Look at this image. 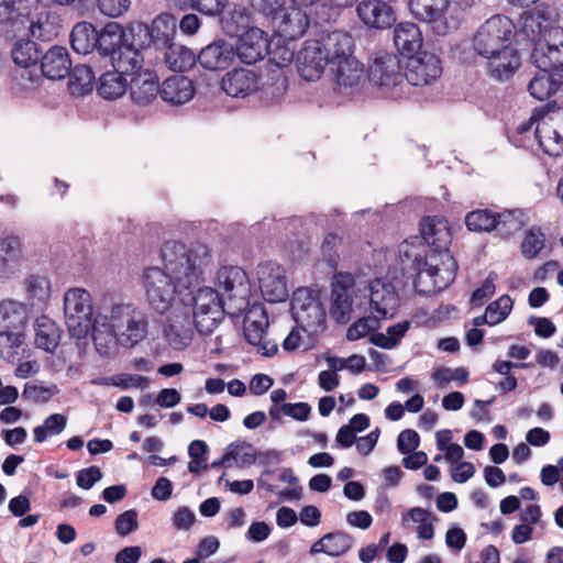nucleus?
I'll use <instances>...</instances> for the list:
<instances>
[{
    "label": "nucleus",
    "instance_id": "obj_1",
    "mask_svg": "<svg viewBox=\"0 0 563 563\" xmlns=\"http://www.w3.org/2000/svg\"><path fill=\"white\" fill-rule=\"evenodd\" d=\"M420 233L433 254L427 255L409 243H401L399 257L402 271L415 274L417 292L430 295L445 289L455 278L457 265L448 253L451 232L446 220L426 217L420 222Z\"/></svg>",
    "mask_w": 563,
    "mask_h": 563
},
{
    "label": "nucleus",
    "instance_id": "obj_2",
    "mask_svg": "<svg viewBox=\"0 0 563 563\" xmlns=\"http://www.w3.org/2000/svg\"><path fill=\"white\" fill-rule=\"evenodd\" d=\"M164 269L178 280L184 289L199 284L212 260L209 247L202 243L186 246L183 243L167 241L161 249Z\"/></svg>",
    "mask_w": 563,
    "mask_h": 563
},
{
    "label": "nucleus",
    "instance_id": "obj_3",
    "mask_svg": "<svg viewBox=\"0 0 563 563\" xmlns=\"http://www.w3.org/2000/svg\"><path fill=\"white\" fill-rule=\"evenodd\" d=\"M291 314L297 325L309 338L325 330V309L320 290L303 287L294 291L291 297Z\"/></svg>",
    "mask_w": 563,
    "mask_h": 563
},
{
    "label": "nucleus",
    "instance_id": "obj_4",
    "mask_svg": "<svg viewBox=\"0 0 563 563\" xmlns=\"http://www.w3.org/2000/svg\"><path fill=\"white\" fill-rule=\"evenodd\" d=\"M515 24L505 15L496 14L486 20L473 38V47L482 57L492 56L511 45Z\"/></svg>",
    "mask_w": 563,
    "mask_h": 563
},
{
    "label": "nucleus",
    "instance_id": "obj_5",
    "mask_svg": "<svg viewBox=\"0 0 563 563\" xmlns=\"http://www.w3.org/2000/svg\"><path fill=\"white\" fill-rule=\"evenodd\" d=\"M143 283L148 303L159 313L167 312L184 289L173 275L157 266L144 271Z\"/></svg>",
    "mask_w": 563,
    "mask_h": 563
},
{
    "label": "nucleus",
    "instance_id": "obj_6",
    "mask_svg": "<svg viewBox=\"0 0 563 563\" xmlns=\"http://www.w3.org/2000/svg\"><path fill=\"white\" fill-rule=\"evenodd\" d=\"M64 314L71 336L84 339L93 322L90 294L84 288H71L64 296Z\"/></svg>",
    "mask_w": 563,
    "mask_h": 563
},
{
    "label": "nucleus",
    "instance_id": "obj_7",
    "mask_svg": "<svg viewBox=\"0 0 563 563\" xmlns=\"http://www.w3.org/2000/svg\"><path fill=\"white\" fill-rule=\"evenodd\" d=\"M192 317L197 331L211 334L224 318V303L218 291L210 287L199 288L192 298Z\"/></svg>",
    "mask_w": 563,
    "mask_h": 563
},
{
    "label": "nucleus",
    "instance_id": "obj_8",
    "mask_svg": "<svg viewBox=\"0 0 563 563\" xmlns=\"http://www.w3.org/2000/svg\"><path fill=\"white\" fill-rule=\"evenodd\" d=\"M368 79L377 86L384 93L396 97L393 91L402 87L405 81V71L400 58L388 52H378L368 69Z\"/></svg>",
    "mask_w": 563,
    "mask_h": 563
},
{
    "label": "nucleus",
    "instance_id": "obj_9",
    "mask_svg": "<svg viewBox=\"0 0 563 563\" xmlns=\"http://www.w3.org/2000/svg\"><path fill=\"white\" fill-rule=\"evenodd\" d=\"M261 13L272 26L274 34L284 43L300 38L309 26L308 15L300 9L286 11L284 1L277 2L272 12Z\"/></svg>",
    "mask_w": 563,
    "mask_h": 563
},
{
    "label": "nucleus",
    "instance_id": "obj_10",
    "mask_svg": "<svg viewBox=\"0 0 563 563\" xmlns=\"http://www.w3.org/2000/svg\"><path fill=\"white\" fill-rule=\"evenodd\" d=\"M408 7L417 20L429 24L438 35L457 27V21L449 16L450 0H409Z\"/></svg>",
    "mask_w": 563,
    "mask_h": 563
},
{
    "label": "nucleus",
    "instance_id": "obj_11",
    "mask_svg": "<svg viewBox=\"0 0 563 563\" xmlns=\"http://www.w3.org/2000/svg\"><path fill=\"white\" fill-rule=\"evenodd\" d=\"M260 289L268 302H283L288 298V287L285 268L273 262L260 263L256 268Z\"/></svg>",
    "mask_w": 563,
    "mask_h": 563
},
{
    "label": "nucleus",
    "instance_id": "obj_12",
    "mask_svg": "<svg viewBox=\"0 0 563 563\" xmlns=\"http://www.w3.org/2000/svg\"><path fill=\"white\" fill-rule=\"evenodd\" d=\"M441 74L440 58L430 52H419L406 63L405 81L416 87L428 86L440 78Z\"/></svg>",
    "mask_w": 563,
    "mask_h": 563
},
{
    "label": "nucleus",
    "instance_id": "obj_13",
    "mask_svg": "<svg viewBox=\"0 0 563 563\" xmlns=\"http://www.w3.org/2000/svg\"><path fill=\"white\" fill-rule=\"evenodd\" d=\"M369 310L378 319L393 318L399 307V296L394 284L383 278L369 283Z\"/></svg>",
    "mask_w": 563,
    "mask_h": 563
},
{
    "label": "nucleus",
    "instance_id": "obj_14",
    "mask_svg": "<svg viewBox=\"0 0 563 563\" xmlns=\"http://www.w3.org/2000/svg\"><path fill=\"white\" fill-rule=\"evenodd\" d=\"M243 323L245 340L257 346L258 353L264 356H273L277 353V344L266 340L268 318L263 309H251L244 316Z\"/></svg>",
    "mask_w": 563,
    "mask_h": 563
},
{
    "label": "nucleus",
    "instance_id": "obj_15",
    "mask_svg": "<svg viewBox=\"0 0 563 563\" xmlns=\"http://www.w3.org/2000/svg\"><path fill=\"white\" fill-rule=\"evenodd\" d=\"M177 34V19L174 14L163 12L145 26V49L162 53L175 43Z\"/></svg>",
    "mask_w": 563,
    "mask_h": 563
},
{
    "label": "nucleus",
    "instance_id": "obj_16",
    "mask_svg": "<svg viewBox=\"0 0 563 563\" xmlns=\"http://www.w3.org/2000/svg\"><path fill=\"white\" fill-rule=\"evenodd\" d=\"M327 56L319 40H307L296 58L299 76L307 81L319 79L325 66H329Z\"/></svg>",
    "mask_w": 563,
    "mask_h": 563
},
{
    "label": "nucleus",
    "instance_id": "obj_17",
    "mask_svg": "<svg viewBox=\"0 0 563 563\" xmlns=\"http://www.w3.org/2000/svg\"><path fill=\"white\" fill-rule=\"evenodd\" d=\"M356 13L364 25L375 30L389 29L397 20L394 8L385 0H362Z\"/></svg>",
    "mask_w": 563,
    "mask_h": 563
},
{
    "label": "nucleus",
    "instance_id": "obj_18",
    "mask_svg": "<svg viewBox=\"0 0 563 563\" xmlns=\"http://www.w3.org/2000/svg\"><path fill=\"white\" fill-rule=\"evenodd\" d=\"M269 44L264 31L251 27L239 36L234 55L236 54L242 63L252 65L268 55Z\"/></svg>",
    "mask_w": 563,
    "mask_h": 563
},
{
    "label": "nucleus",
    "instance_id": "obj_19",
    "mask_svg": "<svg viewBox=\"0 0 563 563\" xmlns=\"http://www.w3.org/2000/svg\"><path fill=\"white\" fill-rule=\"evenodd\" d=\"M124 42L122 27L115 23L107 24L101 31H98V41L91 58L107 68L109 62Z\"/></svg>",
    "mask_w": 563,
    "mask_h": 563
},
{
    "label": "nucleus",
    "instance_id": "obj_20",
    "mask_svg": "<svg viewBox=\"0 0 563 563\" xmlns=\"http://www.w3.org/2000/svg\"><path fill=\"white\" fill-rule=\"evenodd\" d=\"M42 74L52 80H60L71 71V59L66 47L53 45L41 55Z\"/></svg>",
    "mask_w": 563,
    "mask_h": 563
},
{
    "label": "nucleus",
    "instance_id": "obj_21",
    "mask_svg": "<svg viewBox=\"0 0 563 563\" xmlns=\"http://www.w3.org/2000/svg\"><path fill=\"white\" fill-rule=\"evenodd\" d=\"M234 57V47L225 40H217L205 46L197 56V62L208 70L228 68Z\"/></svg>",
    "mask_w": 563,
    "mask_h": 563
},
{
    "label": "nucleus",
    "instance_id": "obj_22",
    "mask_svg": "<svg viewBox=\"0 0 563 563\" xmlns=\"http://www.w3.org/2000/svg\"><path fill=\"white\" fill-rule=\"evenodd\" d=\"M221 88L233 98H245L258 89V77L255 71L236 68L225 74Z\"/></svg>",
    "mask_w": 563,
    "mask_h": 563
},
{
    "label": "nucleus",
    "instance_id": "obj_23",
    "mask_svg": "<svg viewBox=\"0 0 563 563\" xmlns=\"http://www.w3.org/2000/svg\"><path fill=\"white\" fill-rule=\"evenodd\" d=\"M195 92L192 80L184 75H173L166 78L159 89L163 101L172 106H180L190 101Z\"/></svg>",
    "mask_w": 563,
    "mask_h": 563
},
{
    "label": "nucleus",
    "instance_id": "obj_24",
    "mask_svg": "<svg viewBox=\"0 0 563 563\" xmlns=\"http://www.w3.org/2000/svg\"><path fill=\"white\" fill-rule=\"evenodd\" d=\"M219 286L230 296L245 301L250 295V283L246 272L240 266H222L217 274Z\"/></svg>",
    "mask_w": 563,
    "mask_h": 563
},
{
    "label": "nucleus",
    "instance_id": "obj_25",
    "mask_svg": "<svg viewBox=\"0 0 563 563\" xmlns=\"http://www.w3.org/2000/svg\"><path fill=\"white\" fill-rule=\"evenodd\" d=\"M343 276L335 277L332 284L330 316L338 323H346L352 312L353 299Z\"/></svg>",
    "mask_w": 563,
    "mask_h": 563
},
{
    "label": "nucleus",
    "instance_id": "obj_26",
    "mask_svg": "<svg viewBox=\"0 0 563 563\" xmlns=\"http://www.w3.org/2000/svg\"><path fill=\"white\" fill-rule=\"evenodd\" d=\"M164 336L175 350H183L190 344L192 339L191 321L185 311L173 313L164 329Z\"/></svg>",
    "mask_w": 563,
    "mask_h": 563
},
{
    "label": "nucleus",
    "instance_id": "obj_27",
    "mask_svg": "<svg viewBox=\"0 0 563 563\" xmlns=\"http://www.w3.org/2000/svg\"><path fill=\"white\" fill-rule=\"evenodd\" d=\"M322 51L328 55L329 66L334 65V60L341 62L343 58L353 54V37L342 31H333L319 40Z\"/></svg>",
    "mask_w": 563,
    "mask_h": 563
},
{
    "label": "nucleus",
    "instance_id": "obj_28",
    "mask_svg": "<svg viewBox=\"0 0 563 563\" xmlns=\"http://www.w3.org/2000/svg\"><path fill=\"white\" fill-rule=\"evenodd\" d=\"M91 338L97 352L101 356H110L120 343L119 334L109 325L108 317L98 314L90 328Z\"/></svg>",
    "mask_w": 563,
    "mask_h": 563
},
{
    "label": "nucleus",
    "instance_id": "obj_29",
    "mask_svg": "<svg viewBox=\"0 0 563 563\" xmlns=\"http://www.w3.org/2000/svg\"><path fill=\"white\" fill-rule=\"evenodd\" d=\"M486 58L489 60V74L497 80L509 79L520 66L519 55L511 45Z\"/></svg>",
    "mask_w": 563,
    "mask_h": 563
},
{
    "label": "nucleus",
    "instance_id": "obj_30",
    "mask_svg": "<svg viewBox=\"0 0 563 563\" xmlns=\"http://www.w3.org/2000/svg\"><path fill=\"white\" fill-rule=\"evenodd\" d=\"M143 62L144 56L141 51L124 42L109 62V66L124 76L133 77L142 69Z\"/></svg>",
    "mask_w": 563,
    "mask_h": 563
},
{
    "label": "nucleus",
    "instance_id": "obj_31",
    "mask_svg": "<svg viewBox=\"0 0 563 563\" xmlns=\"http://www.w3.org/2000/svg\"><path fill=\"white\" fill-rule=\"evenodd\" d=\"M563 85V70L558 73L539 70L528 86L530 95L540 101L547 100L554 95Z\"/></svg>",
    "mask_w": 563,
    "mask_h": 563
},
{
    "label": "nucleus",
    "instance_id": "obj_32",
    "mask_svg": "<svg viewBox=\"0 0 563 563\" xmlns=\"http://www.w3.org/2000/svg\"><path fill=\"white\" fill-rule=\"evenodd\" d=\"M69 40L75 53L80 55L91 54V57H93L98 41V30L90 22H78L74 25Z\"/></svg>",
    "mask_w": 563,
    "mask_h": 563
},
{
    "label": "nucleus",
    "instance_id": "obj_33",
    "mask_svg": "<svg viewBox=\"0 0 563 563\" xmlns=\"http://www.w3.org/2000/svg\"><path fill=\"white\" fill-rule=\"evenodd\" d=\"M422 33L415 23L402 22L394 30V43L401 54L417 53L422 46Z\"/></svg>",
    "mask_w": 563,
    "mask_h": 563
},
{
    "label": "nucleus",
    "instance_id": "obj_34",
    "mask_svg": "<svg viewBox=\"0 0 563 563\" xmlns=\"http://www.w3.org/2000/svg\"><path fill=\"white\" fill-rule=\"evenodd\" d=\"M222 30L229 36H240L250 30L251 16L249 10L243 5L229 7L220 13Z\"/></svg>",
    "mask_w": 563,
    "mask_h": 563
},
{
    "label": "nucleus",
    "instance_id": "obj_35",
    "mask_svg": "<svg viewBox=\"0 0 563 563\" xmlns=\"http://www.w3.org/2000/svg\"><path fill=\"white\" fill-rule=\"evenodd\" d=\"M329 67L335 82L344 87H353L358 84L364 73L363 64L353 54L341 62L334 60V65Z\"/></svg>",
    "mask_w": 563,
    "mask_h": 563
},
{
    "label": "nucleus",
    "instance_id": "obj_36",
    "mask_svg": "<svg viewBox=\"0 0 563 563\" xmlns=\"http://www.w3.org/2000/svg\"><path fill=\"white\" fill-rule=\"evenodd\" d=\"M35 344L37 347L53 352L59 344L60 329L58 324L47 316L36 318L34 322Z\"/></svg>",
    "mask_w": 563,
    "mask_h": 563
},
{
    "label": "nucleus",
    "instance_id": "obj_37",
    "mask_svg": "<svg viewBox=\"0 0 563 563\" xmlns=\"http://www.w3.org/2000/svg\"><path fill=\"white\" fill-rule=\"evenodd\" d=\"M131 97L137 104H147L159 93L161 86L152 74H136L131 77Z\"/></svg>",
    "mask_w": 563,
    "mask_h": 563
},
{
    "label": "nucleus",
    "instance_id": "obj_38",
    "mask_svg": "<svg viewBox=\"0 0 563 563\" xmlns=\"http://www.w3.org/2000/svg\"><path fill=\"white\" fill-rule=\"evenodd\" d=\"M161 54L167 67L174 71H186L197 62V56L190 48L176 42Z\"/></svg>",
    "mask_w": 563,
    "mask_h": 563
},
{
    "label": "nucleus",
    "instance_id": "obj_39",
    "mask_svg": "<svg viewBox=\"0 0 563 563\" xmlns=\"http://www.w3.org/2000/svg\"><path fill=\"white\" fill-rule=\"evenodd\" d=\"M22 258L20 240L8 235L0 242V272L8 276L15 272Z\"/></svg>",
    "mask_w": 563,
    "mask_h": 563
},
{
    "label": "nucleus",
    "instance_id": "obj_40",
    "mask_svg": "<svg viewBox=\"0 0 563 563\" xmlns=\"http://www.w3.org/2000/svg\"><path fill=\"white\" fill-rule=\"evenodd\" d=\"M42 52V46L33 40L19 38L13 44L11 56L16 65L29 68L41 59Z\"/></svg>",
    "mask_w": 563,
    "mask_h": 563
},
{
    "label": "nucleus",
    "instance_id": "obj_41",
    "mask_svg": "<svg viewBox=\"0 0 563 563\" xmlns=\"http://www.w3.org/2000/svg\"><path fill=\"white\" fill-rule=\"evenodd\" d=\"M133 321L125 323L124 329L119 332L120 343L125 347H132L141 342L147 333V318L141 310L134 312Z\"/></svg>",
    "mask_w": 563,
    "mask_h": 563
},
{
    "label": "nucleus",
    "instance_id": "obj_42",
    "mask_svg": "<svg viewBox=\"0 0 563 563\" xmlns=\"http://www.w3.org/2000/svg\"><path fill=\"white\" fill-rule=\"evenodd\" d=\"M126 87V76L112 69L100 75L97 90L102 98L111 100L121 97L125 92Z\"/></svg>",
    "mask_w": 563,
    "mask_h": 563
},
{
    "label": "nucleus",
    "instance_id": "obj_43",
    "mask_svg": "<svg viewBox=\"0 0 563 563\" xmlns=\"http://www.w3.org/2000/svg\"><path fill=\"white\" fill-rule=\"evenodd\" d=\"M27 299L33 307H44L51 298V284L42 275H29L24 280Z\"/></svg>",
    "mask_w": 563,
    "mask_h": 563
},
{
    "label": "nucleus",
    "instance_id": "obj_44",
    "mask_svg": "<svg viewBox=\"0 0 563 563\" xmlns=\"http://www.w3.org/2000/svg\"><path fill=\"white\" fill-rule=\"evenodd\" d=\"M554 54V49L549 48L543 42H534L531 62L539 70L558 73L560 69L563 70V58Z\"/></svg>",
    "mask_w": 563,
    "mask_h": 563
},
{
    "label": "nucleus",
    "instance_id": "obj_45",
    "mask_svg": "<svg viewBox=\"0 0 563 563\" xmlns=\"http://www.w3.org/2000/svg\"><path fill=\"white\" fill-rule=\"evenodd\" d=\"M104 68L102 65L90 57L89 64L75 66L71 71L70 82L82 93L92 90V85L97 73Z\"/></svg>",
    "mask_w": 563,
    "mask_h": 563
},
{
    "label": "nucleus",
    "instance_id": "obj_46",
    "mask_svg": "<svg viewBox=\"0 0 563 563\" xmlns=\"http://www.w3.org/2000/svg\"><path fill=\"white\" fill-rule=\"evenodd\" d=\"M525 225V213L519 209L506 210L496 214L495 230L505 239L519 232Z\"/></svg>",
    "mask_w": 563,
    "mask_h": 563
},
{
    "label": "nucleus",
    "instance_id": "obj_47",
    "mask_svg": "<svg viewBox=\"0 0 563 563\" xmlns=\"http://www.w3.org/2000/svg\"><path fill=\"white\" fill-rule=\"evenodd\" d=\"M26 306L15 300H3L0 302V323L5 328L16 329L26 320Z\"/></svg>",
    "mask_w": 563,
    "mask_h": 563
},
{
    "label": "nucleus",
    "instance_id": "obj_48",
    "mask_svg": "<svg viewBox=\"0 0 563 563\" xmlns=\"http://www.w3.org/2000/svg\"><path fill=\"white\" fill-rule=\"evenodd\" d=\"M258 90L263 99L269 102H278L287 90V78L282 71H272L266 80L258 85Z\"/></svg>",
    "mask_w": 563,
    "mask_h": 563
},
{
    "label": "nucleus",
    "instance_id": "obj_49",
    "mask_svg": "<svg viewBox=\"0 0 563 563\" xmlns=\"http://www.w3.org/2000/svg\"><path fill=\"white\" fill-rule=\"evenodd\" d=\"M496 214L488 209L471 211L465 217V224L470 231L489 232L496 229Z\"/></svg>",
    "mask_w": 563,
    "mask_h": 563
},
{
    "label": "nucleus",
    "instance_id": "obj_50",
    "mask_svg": "<svg viewBox=\"0 0 563 563\" xmlns=\"http://www.w3.org/2000/svg\"><path fill=\"white\" fill-rule=\"evenodd\" d=\"M67 426V417L62 413L49 415L42 426H37L33 430L34 441L36 443L44 442L48 434H59Z\"/></svg>",
    "mask_w": 563,
    "mask_h": 563
},
{
    "label": "nucleus",
    "instance_id": "obj_51",
    "mask_svg": "<svg viewBox=\"0 0 563 563\" xmlns=\"http://www.w3.org/2000/svg\"><path fill=\"white\" fill-rule=\"evenodd\" d=\"M514 301L508 295H503L495 301L490 302L486 307V312L488 314L489 325H496L509 316L512 310Z\"/></svg>",
    "mask_w": 563,
    "mask_h": 563
},
{
    "label": "nucleus",
    "instance_id": "obj_52",
    "mask_svg": "<svg viewBox=\"0 0 563 563\" xmlns=\"http://www.w3.org/2000/svg\"><path fill=\"white\" fill-rule=\"evenodd\" d=\"M544 234L539 228H532L527 233L521 243V253L525 258L532 260L537 257L544 247Z\"/></svg>",
    "mask_w": 563,
    "mask_h": 563
},
{
    "label": "nucleus",
    "instance_id": "obj_53",
    "mask_svg": "<svg viewBox=\"0 0 563 563\" xmlns=\"http://www.w3.org/2000/svg\"><path fill=\"white\" fill-rule=\"evenodd\" d=\"M328 555L339 556L346 553L353 545V538L345 532H331L324 536Z\"/></svg>",
    "mask_w": 563,
    "mask_h": 563
},
{
    "label": "nucleus",
    "instance_id": "obj_54",
    "mask_svg": "<svg viewBox=\"0 0 563 563\" xmlns=\"http://www.w3.org/2000/svg\"><path fill=\"white\" fill-rule=\"evenodd\" d=\"M382 319H378L373 314L372 317H363L356 320L354 323L350 325L346 332V339L349 341H356L372 331L378 329L380 327L379 321Z\"/></svg>",
    "mask_w": 563,
    "mask_h": 563
},
{
    "label": "nucleus",
    "instance_id": "obj_55",
    "mask_svg": "<svg viewBox=\"0 0 563 563\" xmlns=\"http://www.w3.org/2000/svg\"><path fill=\"white\" fill-rule=\"evenodd\" d=\"M137 309L132 305H115L112 307L109 325L119 334L125 323L133 321V314Z\"/></svg>",
    "mask_w": 563,
    "mask_h": 563
},
{
    "label": "nucleus",
    "instance_id": "obj_56",
    "mask_svg": "<svg viewBox=\"0 0 563 563\" xmlns=\"http://www.w3.org/2000/svg\"><path fill=\"white\" fill-rule=\"evenodd\" d=\"M536 42H543L549 48L554 49V55L563 58V27L550 26L540 31V36Z\"/></svg>",
    "mask_w": 563,
    "mask_h": 563
},
{
    "label": "nucleus",
    "instance_id": "obj_57",
    "mask_svg": "<svg viewBox=\"0 0 563 563\" xmlns=\"http://www.w3.org/2000/svg\"><path fill=\"white\" fill-rule=\"evenodd\" d=\"M56 386L46 387L33 382L24 385L22 397L34 402H46L55 394Z\"/></svg>",
    "mask_w": 563,
    "mask_h": 563
},
{
    "label": "nucleus",
    "instance_id": "obj_58",
    "mask_svg": "<svg viewBox=\"0 0 563 563\" xmlns=\"http://www.w3.org/2000/svg\"><path fill=\"white\" fill-rule=\"evenodd\" d=\"M496 278L497 275L494 272H490L481 287L476 288L472 292L471 302L474 307L483 306L484 302L494 295Z\"/></svg>",
    "mask_w": 563,
    "mask_h": 563
},
{
    "label": "nucleus",
    "instance_id": "obj_59",
    "mask_svg": "<svg viewBox=\"0 0 563 563\" xmlns=\"http://www.w3.org/2000/svg\"><path fill=\"white\" fill-rule=\"evenodd\" d=\"M130 0H97V7L106 16L119 18L130 8Z\"/></svg>",
    "mask_w": 563,
    "mask_h": 563
},
{
    "label": "nucleus",
    "instance_id": "obj_60",
    "mask_svg": "<svg viewBox=\"0 0 563 563\" xmlns=\"http://www.w3.org/2000/svg\"><path fill=\"white\" fill-rule=\"evenodd\" d=\"M139 527L137 512L134 509L120 514L115 519V530L121 537H125L135 531Z\"/></svg>",
    "mask_w": 563,
    "mask_h": 563
},
{
    "label": "nucleus",
    "instance_id": "obj_61",
    "mask_svg": "<svg viewBox=\"0 0 563 563\" xmlns=\"http://www.w3.org/2000/svg\"><path fill=\"white\" fill-rule=\"evenodd\" d=\"M278 42H282L279 38ZM274 43L269 44L268 59L272 64H275L277 67L282 68L290 64L294 59V51L286 46H280L279 43L273 47Z\"/></svg>",
    "mask_w": 563,
    "mask_h": 563
},
{
    "label": "nucleus",
    "instance_id": "obj_62",
    "mask_svg": "<svg viewBox=\"0 0 563 563\" xmlns=\"http://www.w3.org/2000/svg\"><path fill=\"white\" fill-rule=\"evenodd\" d=\"M111 384L122 389L129 388H145L148 385V379L137 374H121L111 377Z\"/></svg>",
    "mask_w": 563,
    "mask_h": 563
},
{
    "label": "nucleus",
    "instance_id": "obj_63",
    "mask_svg": "<svg viewBox=\"0 0 563 563\" xmlns=\"http://www.w3.org/2000/svg\"><path fill=\"white\" fill-rule=\"evenodd\" d=\"M102 478L100 468L96 465L82 468L77 473V485L82 489H91L93 485Z\"/></svg>",
    "mask_w": 563,
    "mask_h": 563
},
{
    "label": "nucleus",
    "instance_id": "obj_64",
    "mask_svg": "<svg viewBox=\"0 0 563 563\" xmlns=\"http://www.w3.org/2000/svg\"><path fill=\"white\" fill-rule=\"evenodd\" d=\"M420 443L419 434L412 429L401 431L397 438V449L402 454L415 451Z\"/></svg>",
    "mask_w": 563,
    "mask_h": 563
}]
</instances>
